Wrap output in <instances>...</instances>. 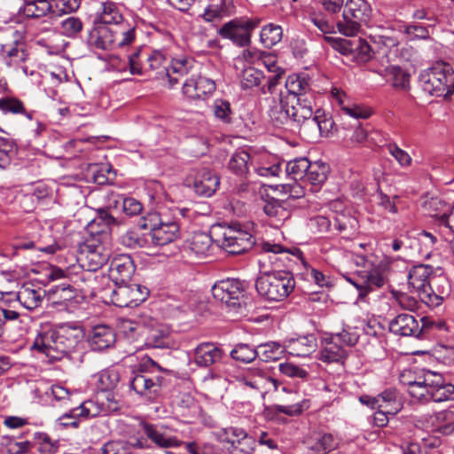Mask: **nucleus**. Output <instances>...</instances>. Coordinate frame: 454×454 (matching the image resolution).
<instances>
[{
    "label": "nucleus",
    "instance_id": "nucleus-4",
    "mask_svg": "<svg viewBox=\"0 0 454 454\" xmlns=\"http://www.w3.org/2000/svg\"><path fill=\"white\" fill-rule=\"evenodd\" d=\"M155 371H161L160 366L151 357L145 356L129 381L130 388L149 402L159 396L164 380L162 376L153 374Z\"/></svg>",
    "mask_w": 454,
    "mask_h": 454
},
{
    "label": "nucleus",
    "instance_id": "nucleus-21",
    "mask_svg": "<svg viewBox=\"0 0 454 454\" xmlns=\"http://www.w3.org/2000/svg\"><path fill=\"white\" fill-rule=\"evenodd\" d=\"M244 286L239 279L227 278L216 282L212 287L213 297L230 308L240 305L244 297Z\"/></svg>",
    "mask_w": 454,
    "mask_h": 454
},
{
    "label": "nucleus",
    "instance_id": "nucleus-26",
    "mask_svg": "<svg viewBox=\"0 0 454 454\" xmlns=\"http://www.w3.org/2000/svg\"><path fill=\"white\" fill-rule=\"evenodd\" d=\"M418 51L410 45L403 46L399 52V89H410V78L416 73Z\"/></svg>",
    "mask_w": 454,
    "mask_h": 454
},
{
    "label": "nucleus",
    "instance_id": "nucleus-64",
    "mask_svg": "<svg viewBox=\"0 0 454 454\" xmlns=\"http://www.w3.org/2000/svg\"><path fill=\"white\" fill-rule=\"evenodd\" d=\"M51 395L54 400L59 403L60 405H64L68 407L71 404H74L72 401V395L70 392L64 387L59 385H54L51 387Z\"/></svg>",
    "mask_w": 454,
    "mask_h": 454
},
{
    "label": "nucleus",
    "instance_id": "nucleus-53",
    "mask_svg": "<svg viewBox=\"0 0 454 454\" xmlns=\"http://www.w3.org/2000/svg\"><path fill=\"white\" fill-rule=\"evenodd\" d=\"M83 24L80 18L69 16L59 22V32L70 38H74L82 30Z\"/></svg>",
    "mask_w": 454,
    "mask_h": 454
},
{
    "label": "nucleus",
    "instance_id": "nucleus-60",
    "mask_svg": "<svg viewBox=\"0 0 454 454\" xmlns=\"http://www.w3.org/2000/svg\"><path fill=\"white\" fill-rule=\"evenodd\" d=\"M213 112L215 116L225 123L231 121V104L224 99H215L213 105Z\"/></svg>",
    "mask_w": 454,
    "mask_h": 454
},
{
    "label": "nucleus",
    "instance_id": "nucleus-41",
    "mask_svg": "<svg viewBox=\"0 0 454 454\" xmlns=\"http://www.w3.org/2000/svg\"><path fill=\"white\" fill-rule=\"evenodd\" d=\"M288 97L285 98H280L278 103H275L273 106L270 107L269 115L270 120L276 126H282L288 123H292L291 115H290V107Z\"/></svg>",
    "mask_w": 454,
    "mask_h": 454
},
{
    "label": "nucleus",
    "instance_id": "nucleus-29",
    "mask_svg": "<svg viewBox=\"0 0 454 454\" xmlns=\"http://www.w3.org/2000/svg\"><path fill=\"white\" fill-rule=\"evenodd\" d=\"M234 11L233 0H217L205 7L200 17L204 21L217 27L223 18L231 16Z\"/></svg>",
    "mask_w": 454,
    "mask_h": 454
},
{
    "label": "nucleus",
    "instance_id": "nucleus-5",
    "mask_svg": "<svg viewBox=\"0 0 454 454\" xmlns=\"http://www.w3.org/2000/svg\"><path fill=\"white\" fill-rule=\"evenodd\" d=\"M422 90L431 96L447 98L454 91V70L450 64L438 61L419 75Z\"/></svg>",
    "mask_w": 454,
    "mask_h": 454
},
{
    "label": "nucleus",
    "instance_id": "nucleus-44",
    "mask_svg": "<svg viewBox=\"0 0 454 454\" xmlns=\"http://www.w3.org/2000/svg\"><path fill=\"white\" fill-rule=\"evenodd\" d=\"M34 446H37V451L40 454H55L58 452L59 441L51 439L47 434L35 432L32 434Z\"/></svg>",
    "mask_w": 454,
    "mask_h": 454
},
{
    "label": "nucleus",
    "instance_id": "nucleus-33",
    "mask_svg": "<svg viewBox=\"0 0 454 454\" xmlns=\"http://www.w3.org/2000/svg\"><path fill=\"white\" fill-rule=\"evenodd\" d=\"M220 184V177L213 171L203 168L197 173L193 181L194 192L201 196H212Z\"/></svg>",
    "mask_w": 454,
    "mask_h": 454
},
{
    "label": "nucleus",
    "instance_id": "nucleus-25",
    "mask_svg": "<svg viewBox=\"0 0 454 454\" xmlns=\"http://www.w3.org/2000/svg\"><path fill=\"white\" fill-rule=\"evenodd\" d=\"M101 414V409L92 400H87L79 406L71 408L68 412L64 413L59 418V422L65 427H77L80 419L95 418Z\"/></svg>",
    "mask_w": 454,
    "mask_h": 454
},
{
    "label": "nucleus",
    "instance_id": "nucleus-22",
    "mask_svg": "<svg viewBox=\"0 0 454 454\" xmlns=\"http://www.w3.org/2000/svg\"><path fill=\"white\" fill-rule=\"evenodd\" d=\"M380 70L387 82H392L393 87H397V43L391 38H386L380 48Z\"/></svg>",
    "mask_w": 454,
    "mask_h": 454
},
{
    "label": "nucleus",
    "instance_id": "nucleus-10",
    "mask_svg": "<svg viewBox=\"0 0 454 454\" xmlns=\"http://www.w3.org/2000/svg\"><path fill=\"white\" fill-rule=\"evenodd\" d=\"M371 11L365 0H348L344 5L342 20L336 23L338 31L345 36L356 35L362 25L367 23Z\"/></svg>",
    "mask_w": 454,
    "mask_h": 454
},
{
    "label": "nucleus",
    "instance_id": "nucleus-56",
    "mask_svg": "<svg viewBox=\"0 0 454 454\" xmlns=\"http://www.w3.org/2000/svg\"><path fill=\"white\" fill-rule=\"evenodd\" d=\"M352 58L358 63H365L372 59V48L365 40H354Z\"/></svg>",
    "mask_w": 454,
    "mask_h": 454
},
{
    "label": "nucleus",
    "instance_id": "nucleus-57",
    "mask_svg": "<svg viewBox=\"0 0 454 454\" xmlns=\"http://www.w3.org/2000/svg\"><path fill=\"white\" fill-rule=\"evenodd\" d=\"M337 99L339 101V105L341 107V110L348 114L351 117L359 119H366L372 114V110L368 107L352 104V105H345L344 101L342 100L340 95L337 96Z\"/></svg>",
    "mask_w": 454,
    "mask_h": 454
},
{
    "label": "nucleus",
    "instance_id": "nucleus-31",
    "mask_svg": "<svg viewBox=\"0 0 454 454\" xmlns=\"http://www.w3.org/2000/svg\"><path fill=\"white\" fill-rule=\"evenodd\" d=\"M348 357L347 350L339 344L337 339L331 335L322 340L318 359L324 363H341Z\"/></svg>",
    "mask_w": 454,
    "mask_h": 454
},
{
    "label": "nucleus",
    "instance_id": "nucleus-13",
    "mask_svg": "<svg viewBox=\"0 0 454 454\" xmlns=\"http://www.w3.org/2000/svg\"><path fill=\"white\" fill-rule=\"evenodd\" d=\"M216 242L231 254H244L249 251L255 243L253 235L239 223H232L223 228Z\"/></svg>",
    "mask_w": 454,
    "mask_h": 454
},
{
    "label": "nucleus",
    "instance_id": "nucleus-47",
    "mask_svg": "<svg viewBox=\"0 0 454 454\" xmlns=\"http://www.w3.org/2000/svg\"><path fill=\"white\" fill-rule=\"evenodd\" d=\"M98 387L102 391H111L116 387L120 381V373L116 369L108 368L101 371L97 375Z\"/></svg>",
    "mask_w": 454,
    "mask_h": 454
},
{
    "label": "nucleus",
    "instance_id": "nucleus-9",
    "mask_svg": "<svg viewBox=\"0 0 454 454\" xmlns=\"http://www.w3.org/2000/svg\"><path fill=\"white\" fill-rule=\"evenodd\" d=\"M92 294H103V298H109L110 301L120 308L136 307L146 300L149 291L139 284L129 283L114 284V287H91Z\"/></svg>",
    "mask_w": 454,
    "mask_h": 454
},
{
    "label": "nucleus",
    "instance_id": "nucleus-39",
    "mask_svg": "<svg viewBox=\"0 0 454 454\" xmlns=\"http://www.w3.org/2000/svg\"><path fill=\"white\" fill-rule=\"evenodd\" d=\"M317 340L313 334L291 340L286 345L288 352L295 356H307L316 350Z\"/></svg>",
    "mask_w": 454,
    "mask_h": 454
},
{
    "label": "nucleus",
    "instance_id": "nucleus-24",
    "mask_svg": "<svg viewBox=\"0 0 454 454\" xmlns=\"http://www.w3.org/2000/svg\"><path fill=\"white\" fill-rule=\"evenodd\" d=\"M147 447L143 436H130L127 440L108 441L95 454H139Z\"/></svg>",
    "mask_w": 454,
    "mask_h": 454
},
{
    "label": "nucleus",
    "instance_id": "nucleus-48",
    "mask_svg": "<svg viewBox=\"0 0 454 454\" xmlns=\"http://www.w3.org/2000/svg\"><path fill=\"white\" fill-rule=\"evenodd\" d=\"M283 36L282 27L275 24H268L262 28L261 42L266 48H271L279 43Z\"/></svg>",
    "mask_w": 454,
    "mask_h": 454
},
{
    "label": "nucleus",
    "instance_id": "nucleus-20",
    "mask_svg": "<svg viewBox=\"0 0 454 454\" xmlns=\"http://www.w3.org/2000/svg\"><path fill=\"white\" fill-rule=\"evenodd\" d=\"M135 270L134 262L129 254H118L111 261L108 276H94V281L101 284H109L110 280L114 284L126 283L130 280Z\"/></svg>",
    "mask_w": 454,
    "mask_h": 454
},
{
    "label": "nucleus",
    "instance_id": "nucleus-55",
    "mask_svg": "<svg viewBox=\"0 0 454 454\" xmlns=\"http://www.w3.org/2000/svg\"><path fill=\"white\" fill-rule=\"evenodd\" d=\"M0 110L4 113L21 114L26 115L29 120L32 119V113L27 112L23 103L13 98H4L0 99Z\"/></svg>",
    "mask_w": 454,
    "mask_h": 454
},
{
    "label": "nucleus",
    "instance_id": "nucleus-58",
    "mask_svg": "<svg viewBox=\"0 0 454 454\" xmlns=\"http://www.w3.org/2000/svg\"><path fill=\"white\" fill-rule=\"evenodd\" d=\"M51 5L52 6L51 13L61 16L78 10L80 0H53Z\"/></svg>",
    "mask_w": 454,
    "mask_h": 454
},
{
    "label": "nucleus",
    "instance_id": "nucleus-1",
    "mask_svg": "<svg viewBox=\"0 0 454 454\" xmlns=\"http://www.w3.org/2000/svg\"><path fill=\"white\" fill-rule=\"evenodd\" d=\"M292 123L300 129V134L307 140L314 141L327 137L334 127L331 115L321 109L313 111V98H296L288 97Z\"/></svg>",
    "mask_w": 454,
    "mask_h": 454
},
{
    "label": "nucleus",
    "instance_id": "nucleus-3",
    "mask_svg": "<svg viewBox=\"0 0 454 454\" xmlns=\"http://www.w3.org/2000/svg\"><path fill=\"white\" fill-rule=\"evenodd\" d=\"M353 261L356 266L363 270L357 271L354 277H345L359 292V297H365L375 287L382 286L387 280L389 262L383 260L378 264L367 259L358 252L353 254Z\"/></svg>",
    "mask_w": 454,
    "mask_h": 454
},
{
    "label": "nucleus",
    "instance_id": "nucleus-37",
    "mask_svg": "<svg viewBox=\"0 0 454 454\" xmlns=\"http://www.w3.org/2000/svg\"><path fill=\"white\" fill-rule=\"evenodd\" d=\"M99 23L104 25H112L114 27H132L129 23L123 22V16L120 7L113 2H106L102 4V11L98 15Z\"/></svg>",
    "mask_w": 454,
    "mask_h": 454
},
{
    "label": "nucleus",
    "instance_id": "nucleus-35",
    "mask_svg": "<svg viewBox=\"0 0 454 454\" xmlns=\"http://www.w3.org/2000/svg\"><path fill=\"white\" fill-rule=\"evenodd\" d=\"M286 89L287 90L288 96H295L298 98H313L311 90L310 79L308 74H291L286 81Z\"/></svg>",
    "mask_w": 454,
    "mask_h": 454
},
{
    "label": "nucleus",
    "instance_id": "nucleus-6",
    "mask_svg": "<svg viewBox=\"0 0 454 454\" xmlns=\"http://www.w3.org/2000/svg\"><path fill=\"white\" fill-rule=\"evenodd\" d=\"M135 38V27H108L99 23L90 32L88 43L98 50L112 51L131 44Z\"/></svg>",
    "mask_w": 454,
    "mask_h": 454
},
{
    "label": "nucleus",
    "instance_id": "nucleus-30",
    "mask_svg": "<svg viewBox=\"0 0 454 454\" xmlns=\"http://www.w3.org/2000/svg\"><path fill=\"white\" fill-rule=\"evenodd\" d=\"M115 342L114 331L108 325L94 326L88 334V343L91 349L102 351L111 348Z\"/></svg>",
    "mask_w": 454,
    "mask_h": 454
},
{
    "label": "nucleus",
    "instance_id": "nucleus-63",
    "mask_svg": "<svg viewBox=\"0 0 454 454\" xmlns=\"http://www.w3.org/2000/svg\"><path fill=\"white\" fill-rule=\"evenodd\" d=\"M432 398L435 403L454 400V385L445 383L437 386L435 391L432 393Z\"/></svg>",
    "mask_w": 454,
    "mask_h": 454
},
{
    "label": "nucleus",
    "instance_id": "nucleus-38",
    "mask_svg": "<svg viewBox=\"0 0 454 454\" xmlns=\"http://www.w3.org/2000/svg\"><path fill=\"white\" fill-rule=\"evenodd\" d=\"M329 172L330 168L327 164L321 161L309 162V168L302 184L315 186L317 191L326 181Z\"/></svg>",
    "mask_w": 454,
    "mask_h": 454
},
{
    "label": "nucleus",
    "instance_id": "nucleus-17",
    "mask_svg": "<svg viewBox=\"0 0 454 454\" xmlns=\"http://www.w3.org/2000/svg\"><path fill=\"white\" fill-rule=\"evenodd\" d=\"M451 291L450 283L442 268H434L427 288L422 292L421 301L430 308L442 304Z\"/></svg>",
    "mask_w": 454,
    "mask_h": 454
},
{
    "label": "nucleus",
    "instance_id": "nucleus-40",
    "mask_svg": "<svg viewBox=\"0 0 454 454\" xmlns=\"http://www.w3.org/2000/svg\"><path fill=\"white\" fill-rule=\"evenodd\" d=\"M142 338L145 345L150 348H163L166 345L168 333L161 326L152 325L145 326Z\"/></svg>",
    "mask_w": 454,
    "mask_h": 454
},
{
    "label": "nucleus",
    "instance_id": "nucleus-36",
    "mask_svg": "<svg viewBox=\"0 0 454 454\" xmlns=\"http://www.w3.org/2000/svg\"><path fill=\"white\" fill-rule=\"evenodd\" d=\"M290 205L287 200L270 198L265 201L264 213L273 220L274 224H278L290 217Z\"/></svg>",
    "mask_w": 454,
    "mask_h": 454
},
{
    "label": "nucleus",
    "instance_id": "nucleus-32",
    "mask_svg": "<svg viewBox=\"0 0 454 454\" xmlns=\"http://www.w3.org/2000/svg\"><path fill=\"white\" fill-rule=\"evenodd\" d=\"M44 296L45 290L32 282L23 284L16 294L20 304L29 310L38 308Z\"/></svg>",
    "mask_w": 454,
    "mask_h": 454
},
{
    "label": "nucleus",
    "instance_id": "nucleus-52",
    "mask_svg": "<svg viewBox=\"0 0 454 454\" xmlns=\"http://www.w3.org/2000/svg\"><path fill=\"white\" fill-rule=\"evenodd\" d=\"M231 356L232 359L244 363V364H249L257 357V348H254L248 344L245 343H239L237 344L234 348L231 351Z\"/></svg>",
    "mask_w": 454,
    "mask_h": 454
},
{
    "label": "nucleus",
    "instance_id": "nucleus-46",
    "mask_svg": "<svg viewBox=\"0 0 454 454\" xmlns=\"http://www.w3.org/2000/svg\"><path fill=\"white\" fill-rule=\"evenodd\" d=\"M309 160L307 158H299L290 160L286 167V175L294 182H303L306 176Z\"/></svg>",
    "mask_w": 454,
    "mask_h": 454
},
{
    "label": "nucleus",
    "instance_id": "nucleus-62",
    "mask_svg": "<svg viewBox=\"0 0 454 454\" xmlns=\"http://www.w3.org/2000/svg\"><path fill=\"white\" fill-rule=\"evenodd\" d=\"M335 446L336 443L333 435L330 434H318L316 438L315 443L310 446V450L316 452L331 451L335 448Z\"/></svg>",
    "mask_w": 454,
    "mask_h": 454
},
{
    "label": "nucleus",
    "instance_id": "nucleus-45",
    "mask_svg": "<svg viewBox=\"0 0 454 454\" xmlns=\"http://www.w3.org/2000/svg\"><path fill=\"white\" fill-rule=\"evenodd\" d=\"M212 247V239L205 232L195 233L189 241V248L198 256H206Z\"/></svg>",
    "mask_w": 454,
    "mask_h": 454
},
{
    "label": "nucleus",
    "instance_id": "nucleus-49",
    "mask_svg": "<svg viewBox=\"0 0 454 454\" xmlns=\"http://www.w3.org/2000/svg\"><path fill=\"white\" fill-rule=\"evenodd\" d=\"M399 382L402 385L403 391H406L416 400H421L427 392L424 380H405V373L399 374Z\"/></svg>",
    "mask_w": 454,
    "mask_h": 454
},
{
    "label": "nucleus",
    "instance_id": "nucleus-19",
    "mask_svg": "<svg viewBox=\"0 0 454 454\" xmlns=\"http://www.w3.org/2000/svg\"><path fill=\"white\" fill-rule=\"evenodd\" d=\"M137 427V434H142L140 436H143L147 442L150 441L158 448L171 449L180 447L183 444V442L177 437L168 434L163 426L152 424L139 419ZM147 444L146 449L150 448L149 442Z\"/></svg>",
    "mask_w": 454,
    "mask_h": 454
},
{
    "label": "nucleus",
    "instance_id": "nucleus-61",
    "mask_svg": "<svg viewBox=\"0 0 454 454\" xmlns=\"http://www.w3.org/2000/svg\"><path fill=\"white\" fill-rule=\"evenodd\" d=\"M403 35L408 41L427 39L429 37V31L424 26L410 24L404 26Z\"/></svg>",
    "mask_w": 454,
    "mask_h": 454
},
{
    "label": "nucleus",
    "instance_id": "nucleus-27",
    "mask_svg": "<svg viewBox=\"0 0 454 454\" xmlns=\"http://www.w3.org/2000/svg\"><path fill=\"white\" fill-rule=\"evenodd\" d=\"M223 355V350L217 344L202 342L194 348L193 362L199 367L207 368L220 363Z\"/></svg>",
    "mask_w": 454,
    "mask_h": 454
},
{
    "label": "nucleus",
    "instance_id": "nucleus-54",
    "mask_svg": "<svg viewBox=\"0 0 454 454\" xmlns=\"http://www.w3.org/2000/svg\"><path fill=\"white\" fill-rule=\"evenodd\" d=\"M262 73L252 67H246L240 75V84L242 89H252L260 85L263 79Z\"/></svg>",
    "mask_w": 454,
    "mask_h": 454
},
{
    "label": "nucleus",
    "instance_id": "nucleus-11",
    "mask_svg": "<svg viewBox=\"0 0 454 454\" xmlns=\"http://www.w3.org/2000/svg\"><path fill=\"white\" fill-rule=\"evenodd\" d=\"M139 225L149 229L151 242L154 246H165L176 240L179 236L180 227L176 221L162 218L158 213H150L142 218Z\"/></svg>",
    "mask_w": 454,
    "mask_h": 454
},
{
    "label": "nucleus",
    "instance_id": "nucleus-34",
    "mask_svg": "<svg viewBox=\"0 0 454 454\" xmlns=\"http://www.w3.org/2000/svg\"><path fill=\"white\" fill-rule=\"evenodd\" d=\"M423 325L420 326L416 317L409 313L399 311V335L423 339L427 331L425 317L421 318Z\"/></svg>",
    "mask_w": 454,
    "mask_h": 454
},
{
    "label": "nucleus",
    "instance_id": "nucleus-28",
    "mask_svg": "<svg viewBox=\"0 0 454 454\" xmlns=\"http://www.w3.org/2000/svg\"><path fill=\"white\" fill-rule=\"evenodd\" d=\"M215 90V83L213 80L199 76L197 79L190 78L183 85V94L190 99H205Z\"/></svg>",
    "mask_w": 454,
    "mask_h": 454
},
{
    "label": "nucleus",
    "instance_id": "nucleus-51",
    "mask_svg": "<svg viewBox=\"0 0 454 454\" xmlns=\"http://www.w3.org/2000/svg\"><path fill=\"white\" fill-rule=\"evenodd\" d=\"M197 63L192 57L181 56L172 59L170 65V74H176L179 76L189 74L194 71Z\"/></svg>",
    "mask_w": 454,
    "mask_h": 454
},
{
    "label": "nucleus",
    "instance_id": "nucleus-14",
    "mask_svg": "<svg viewBox=\"0 0 454 454\" xmlns=\"http://www.w3.org/2000/svg\"><path fill=\"white\" fill-rule=\"evenodd\" d=\"M433 270L434 267L428 264L407 262L403 269H399V286L407 292L417 293L421 300Z\"/></svg>",
    "mask_w": 454,
    "mask_h": 454
},
{
    "label": "nucleus",
    "instance_id": "nucleus-18",
    "mask_svg": "<svg viewBox=\"0 0 454 454\" xmlns=\"http://www.w3.org/2000/svg\"><path fill=\"white\" fill-rule=\"evenodd\" d=\"M109 259V252L105 249L103 245L94 242H86L80 247L77 261L81 268L89 272L86 276H82V280L87 279L90 282H95L91 279L90 272L100 269Z\"/></svg>",
    "mask_w": 454,
    "mask_h": 454
},
{
    "label": "nucleus",
    "instance_id": "nucleus-50",
    "mask_svg": "<svg viewBox=\"0 0 454 454\" xmlns=\"http://www.w3.org/2000/svg\"><path fill=\"white\" fill-rule=\"evenodd\" d=\"M250 154L245 151L236 152L229 160L228 167L238 176H243L248 171Z\"/></svg>",
    "mask_w": 454,
    "mask_h": 454
},
{
    "label": "nucleus",
    "instance_id": "nucleus-15",
    "mask_svg": "<svg viewBox=\"0 0 454 454\" xmlns=\"http://www.w3.org/2000/svg\"><path fill=\"white\" fill-rule=\"evenodd\" d=\"M217 440L225 445L229 454H254L256 442L242 427H228L216 433Z\"/></svg>",
    "mask_w": 454,
    "mask_h": 454
},
{
    "label": "nucleus",
    "instance_id": "nucleus-8",
    "mask_svg": "<svg viewBox=\"0 0 454 454\" xmlns=\"http://www.w3.org/2000/svg\"><path fill=\"white\" fill-rule=\"evenodd\" d=\"M436 242V238L426 231H405L399 232V250L403 255H399V261L415 262L419 258H428L431 249Z\"/></svg>",
    "mask_w": 454,
    "mask_h": 454
},
{
    "label": "nucleus",
    "instance_id": "nucleus-2",
    "mask_svg": "<svg viewBox=\"0 0 454 454\" xmlns=\"http://www.w3.org/2000/svg\"><path fill=\"white\" fill-rule=\"evenodd\" d=\"M81 335L78 328L50 329L36 335L31 349L44 355L50 361L61 360L75 349Z\"/></svg>",
    "mask_w": 454,
    "mask_h": 454
},
{
    "label": "nucleus",
    "instance_id": "nucleus-23",
    "mask_svg": "<svg viewBox=\"0 0 454 454\" xmlns=\"http://www.w3.org/2000/svg\"><path fill=\"white\" fill-rule=\"evenodd\" d=\"M419 421L442 436L454 435V405L442 411L421 414Z\"/></svg>",
    "mask_w": 454,
    "mask_h": 454
},
{
    "label": "nucleus",
    "instance_id": "nucleus-59",
    "mask_svg": "<svg viewBox=\"0 0 454 454\" xmlns=\"http://www.w3.org/2000/svg\"><path fill=\"white\" fill-rule=\"evenodd\" d=\"M325 40L333 50L345 56H351L353 53L354 40L325 36Z\"/></svg>",
    "mask_w": 454,
    "mask_h": 454
},
{
    "label": "nucleus",
    "instance_id": "nucleus-42",
    "mask_svg": "<svg viewBox=\"0 0 454 454\" xmlns=\"http://www.w3.org/2000/svg\"><path fill=\"white\" fill-rule=\"evenodd\" d=\"M286 347L282 346L279 342L270 341L257 346V353L263 362L277 361L283 357Z\"/></svg>",
    "mask_w": 454,
    "mask_h": 454
},
{
    "label": "nucleus",
    "instance_id": "nucleus-43",
    "mask_svg": "<svg viewBox=\"0 0 454 454\" xmlns=\"http://www.w3.org/2000/svg\"><path fill=\"white\" fill-rule=\"evenodd\" d=\"M52 6L49 2H36L35 0H25L20 12L27 18L39 19L51 13Z\"/></svg>",
    "mask_w": 454,
    "mask_h": 454
},
{
    "label": "nucleus",
    "instance_id": "nucleus-16",
    "mask_svg": "<svg viewBox=\"0 0 454 454\" xmlns=\"http://www.w3.org/2000/svg\"><path fill=\"white\" fill-rule=\"evenodd\" d=\"M260 22L261 20L258 18H236L224 23L217 33L223 38L229 39L233 43L243 47L250 43L251 34Z\"/></svg>",
    "mask_w": 454,
    "mask_h": 454
},
{
    "label": "nucleus",
    "instance_id": "nucleus-12",
    "mask_svg": "<svg viewBox=\"0 0 454 454\" xmlns=\"http://www.w3.org/2000/svg\"><path fill=\"white\" fill-rule=\"evenodd\" d=\"M137 54L129 57L130 72L136 74L154 72L159 76H168L170 86L178 82L177 78L171 76L168 68V56L165 50H153L147 54L145 60L140 63Z\"/></svg>",
    "mask_w": 454,
    "mask_h": 454
},
{
    "label": "nucleus",
    "instance_id": "nucleus-7",
    "mask_svg": "<svg viewBox=\"0 0 454 454\" xmlns=\"http://www.w3.org/2000/svg\"><path fill=\"white\" fill-rule=\"evenodd\" d=\"M295 281L289 271H263L255 281L258 294L269 301L285 300L294 290Z\"/></svg>",
    "mask_w": 454,
    "mask_h": 454
}]
</instances>
